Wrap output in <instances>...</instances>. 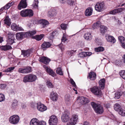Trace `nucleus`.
Masks as SVG:
<instances>
[{
  "instance_id": "f257e3e1",
  "label": "nucleus",
  "mask_w": 125,
  "mask_h": 125,
  "mask_svg": "<svg viewBox=\"0 0 125 125\" xmlns=\"http://www.w3.org/2000/svg\"><path fill=\"white\" fill-rule=\"evenodd\" d=\"M91 105L96 113L101 114L103 112V108L100 105L97 104L93 102L91 103Z\"/></svg>"
},
{
  "instance_id": "f03ea898",
  "label": "nucleus",
  "mask_w": 125,
  "mask_h": 125,
  "mask_svg": "<svg viewBox=\"0 0 125 125\" xmlns=\"http://www.w3.org/2000/svg\"><path fill=\"white\" fill-rule=\"evenodd\" d=\"M37 77L35 75L30 74L25 76L23 78V81L26 83L28 82H32L36 79Z\"/></svg>"
},
{
  "instance_id": "7ed1b4c3",
  "label": "nucleus",
  "mask_w": 125,
  "mask_h": 125,
  "mask_svg": "<svg viewBox=\"0 0 125 125\" xmlns=\"http://www.w3.org/2000/svg\"><path fill=\"white\" fill-rule=\"evenodd\" d=\"M78 119V115L76 114H73L67 123V125H74L76 124Z\"/></svg>"
},
{
  "instance_id": "20e7f679",
  "label": "nucleus",
  "mask_w": 125,
  "mask_h": 125,
  "mask_svg": "<svg viewBox=\"0 0 125 125\" xmlns=\"http://www.w3.org/2000/svg\"><path fill=\"white\" fill-rule=\"evenodd\" d=\"M90 90L94 95L98 97L101 96L102 95L101 90L97 87L94 86L91 88Z\"/></svg>"
},
{
  "instance_id": "39448f33",
  "label": "nucleus",
  "mask_w": 125,
  "mask_h": 125,
  "mask_svg": "<svg viewBox=\"0 0 125 125\" xmlns=\"http://www.w3.org/2000/svg\"><path fill=\"white\" fill-rule=\"evenodd\" d=\"M70 112L67 111H65L61 116V119L63 122H66L68 121L70 119Z\"/></svg>"
},
{
  "instance_id": "423d86ee",
  "label": "nucleus",
  "mask_w": 125,
  "mask_h": 125,
  "mask_svg": "<svg viewBox=\"0 0 125 125\" xmlns=\"http://www.w3.org/2000/svg\"><path fill=\"white\" fill-rule=\"evenodd\" d=\"M19 116L16 115H13L9 118L10 123L12 124L15 125L17 124L19 120Z\"/></svg>"
},
{
  "instance_id": "0eeeda50",
  "label": "nucleus",
  "mask_w": 125,
  "mask_h": 125,
  "mask_svg": "<svg viewBox=\"0 0 125 125\" xmlns=\"http://www.w3.org/2000/svg\"><path fill=\"white\" fill-rule=\"evenodd\" d=\"M32 50L31 49L27 50H22L21 51V55L24 57L26 58L32 55Z\"/></svg>"
},
{
  "instance_id": "6e6552de",
  "label": "nucleus",
  "mask_w": 125,
  "mask_h": 125,
  "mask_svg": "<svg viewBox=\"0 0 125 125\" xmlns=\"http://www.w3.org/2000/svg\"><path fill=\"white\" fill-rule=\"evenodd\" d=\"M58 122V119L56 116L53 115L51 116L49 121V125H56Z\"/></svg>"
},
{
  "instance_id": "1a4fd4ad",
  "label": "nucleus",
  "mask_w": 125,
  "mask_h": 125,
  "mask_svg": "<svg viewBox=\"0 0 125 125\" xmlns=\"http://www.w3.org/2000/svg\"><path fill=\"white\" fill-rule=\"evenodd\" d=\"M37 108L39 111L42 112L46 110L47 109V107L43 104L39 103L37 104Z\"/></svg>"
},
{
  "instance_id": "9d476101",
  "label": "nucleus",
  "mask_w": 125,
  "mask_h": 125,
  "mask_svg": "<svg viewBox=\"0 0 125 125\" xmlns=\"http://www.w3.org/2000/svg\"><path fill=\"white\" fill-rule=\"evenodd\" d=\"M104 6L103 2H98L96 3L95 6V10L98 11L100 12L102 10V9Z\"/></svg>"
},
{
  "instance_id": "9b49d317",
  "label": "nucleus",
  "mask_w": 125,
  "mask_h": 125,
  "mask_svg": "<svg viewBox=\"0 0 125 125\" xmlns=\"http://www.w3.org/2000/svg\"><path fill=\"white\" fill-rule=\"evenodd\" d=\"M11 29L14 31H23V30L21 27H19L15 23H13L11 25Z\"/></svg>"
},
{
  "instance_id": "f8f14e48",
  "label": "nucleus",
  "mask_w": 125,
  "mask_h": 125,
  "mask_svg": "<svg viewBox=\"0 0 125 125\" xmlns=\"http://www.w3.org/2000/svg\"><path fill=\"white\" fill-rule=\"evenodd\" d=\"M77 100L79 103L82 104H84L89 102V100L87 98L83 96L78 97Z\"/></svg>"
},
{
  "instance_id": "ddd939ff",
  "label": "nucleus",
  "mask_w": 125,
  "mask_h": 125,
  "mask_svg": "<svg viewBox=\"0 0 125 125\" xmlns=\"http://www.w3.org/2000/svg\"><path fill=\"white\" fill-rule=\"evenodd\" d=\"M26 0H21L18 6V8L20 10L21 8H25L27 6V5L26 2Z\"/></svg>"
},
{
  "instance_id": "4468645a",
  "label": "nucleus",
  "mask_w": 125,
  "mask_h": 125,
  "mask_svg": "<svg viewBox=\"0 0 125 125\" xmlns=\"http://www.w3.org/2000/svg\"><path fill=\"white\" fill-rule=\"evenodd\" d=\"M39 60V61L46 64H48L50 61L49 59L43 56L40 57Z\"/></svg>"
},
{
  "instance_id": "2eb2a0df",
  "label": "nucleus",
  "mask_w": 125,
  "mask_h": 125,
  "mask_svg": "<svg viewBox=\"0 0 125 125\" xmlns=\"http://www.w3.org/2000/svg\"><path fill=\"white\" fill-rule=\"evenodd\" d=\"M25 35H26L25 33L23 32H17L16 34V38L18 40H22Z\"/></svg>"
},
{
  "instance_id": "dca6fc26",
  "label": "nucleus",
  "mask_w": 125,
  "mask_h": 125,
  "mask_svg": "<svg viewBox=\"0 0 125 125\" xmlns=\"http://www.w3.org/2000/svg\"><path fill=\"white\" fill-rule=\"evenodd\" d=\"M106 39V40L109 42L114 43L116 42V40L114 37L112 36L108 35L105 36Z\"/></svg>"
},
{
  "instance_id": "f3484780",
  "label": "nucleus",
  "mask_w": 125,
  "mask_h": 125,
  "mask_svg": "<svg viewBox=\"0 0 125 125\" xmlns=\"http://www.w3.org/2000/svg\"><path fill=\"white\" fill-rule=\"evenodd\" d=\"M96 74L93 72H90L87 76L88 79L91 80H94L96 78Z\"/></svg>"
},
{
  "instance_id": "a211bd4d",
  "label": "nucleus",
  "mask_w": 125,
  "mask_h": 125,
  "mask_svg": "<svg viewBox=\"0 0 125 125\" xmlns=\"http://www.w3.org/2000/svg\"><path fill=\"white\" fill-rule=\"evenodd\" d=\"M38 21V23L41 25L42 27L44 28L49 24V23L48 21L45 20H40Z\"/></svg>"
},
{
  "instance_id": "6ab92c4d",
  "label": "nucleus",
  "mask_w": 125,
  "mask_h": 125,
  "mask_svg": "<svg viewBox=\"0 0 125 125\" xmlns=\"http://www.w3.org/2000/svg\"><path fill=\"white\" fill-rule=\"evenodd\" d=\"M51 99L54 101H56L58 99V95L56 93L52 92L50 95Z\"/></svg>"
},
{
  "instance_id": "aec40b11",
  "label": "nucleus",
  "mask_w": 125,
  "mask_h": 125,
  "mask_svg": "<svg viewBox=\"0 0 125 125\" xmlns=\"http://www.w3.org/2000/svg\"><path fill=\"white\" fill-rule=\"evenodd\" d=\"M118 39L121 43V46L125 49V38L123 36H121L118 37Z\"/></svg>"
},
{
  "instance_id": "412c9836",
  "label": "nucleus",
  "mask_w": 125,
  "mask_h": 125,
  "mask_svg": "<svg viewBox=\"0 0 125 125\" xmlns=\"http://www.w3.org/2000/svg\"><path fill=\"white\" fill-rule=\"evenodd\" d=\"M92 8L91 7H89L86 10L85 14L86 16H89L92 15Z\"/></svg>"
},
{
  "instance_id": "4be33fe9",
  "label": "nucleus",
  "mask_w": 125,
  "mask_h": 125,
  "mask_svg": "<svg viewBox=\"0 0 125 125\" xmlns=\"http://www.w3.org/2000/svg\"><path fill=\"white\" fill-rule=\"evenodd\" d=\"M51 46V44L49 42H44L41 45V49L45 50V49Z\"/></svg>"
},
{
  "instance_id": "5701e85b",
  "label": "nucleus",
  "mask_w": 125,
  "mask_h": 125,
  "mask_svg": "<svg viewBox=\"0 0 125 125\" xmlns=\"http://www.w3.org/2000/svg\"><path fill=\"white\" fill-rule=\"evenodd\" d=\"M39 120L36 118L32 119L30 122V125H38Z\"/></svg>"
},
{
  "instance_id": "b1692460",
  "label": "nucleus",
  "mask_w": 125,
  "mask_h": 125,
  "mask_svg": "<svg viewBox=\"0 0 125 125\" xmlns=\"http://www.w3.org/2000/svg\"><path fill=\"white\" fill-rule=\"evenodd\" d=\"M0 48L1 50L4 51H6L11 49L12 48L11 46L8 45L0 46Z\"/></svg>"
},
{
  "instance_id": "393cba45",
  "label": "nucleus",
  "mask_w": 125,
  "mask_h": 125,
  "mask_svg": "<svg viewBox=\"0 0 125 125\" xmlns=\"http://www.w3.org/2000/svg\"><path fill=\"white\" fill-rule=\"evenodd\" d=\"M105 83V80L104 79H102L100 80L99 83V87L101 89H103L104 87Z\"/></svg>"
},
{
  "instance_id": "a878e982",
  "label": "nucleus",
  "mask_w": 125,
  "mask_h": 125,
  "mask_svg": "<svg viewBox=\"0 0 125 125\" xmlns=\"http://www.w3.org/2000/svg\"><path fill=\"white\" fill-rule=\"evenodd\" d=\"M7 40V44H8L11 45L14 42V40L15 39L14 37L8 38Z\"/></svg>"
},
{
  "instance_id": "bb28decb",
  "label": "nucleus",
  "mask_w": 125,
  "mask_h": 125,
  "mask_svg": "<svg viewBox=\"0 0 125 125\" xmlns=\"http://www.w3.org/2000/svg\"><path fill=\"white\" fill-rule=\"evenodd\" d=\"M85 39L87 40H90L92 39V36L91 33H86L84 35Z\"/></svg>"
},
{
  "instance_id": "cd10ccee",
  "label": "nucleus",
  "mask_w": 125,
  "mask_h": 125,
  "mask_svg": "<svg viewBox=\"0 0 125 125\" xmlns=\"http://www.w3.org/2000/svg\"><path fill=\"white\" fill-rule=\"evenodd\" d=\"M44 36L43 34H41L40 35H37L33 37V38L36 40L39 41L41 40Z\"/></svg>"
},
{
  "instance_id": "c85d7f7f",
  "label": "nucleus",
  "mask_w": 125,
  "mask_h": 125,
  "mask_svg": "<svg viewBox=\"0 0 125 125\" xmlns=\"http://www.w3.org/2000/svg\"><path fill=\"white\" fill-rule=\"evenodd\" d=\"M4 23L8 26H10L11 22L10 19L8 16H7L4 20Z\"/></svg>"
},
{
  "instance_id": "c756f323",
  "label": "nucleus",
  "mask_w": 125,
  "mask_h": 125,
  "mask_svg": "<svg viewBox=\"0 0 125 125\" xmlns=\"http://www.w3.org/2000/svg\"><path fill=\"white\" fill-rule=\"evenodd\" d=\"M58 34V31L57 30H54L53 32L51 33L50 35V37H49L50 39H51L54 37L56 36Z\"/></svg>"
},
{
  "instance_id": "7c9ffc66",
  "label": "nucleus",
  "mask_w": 125,
  "mask_h": 125,
  "mask_svg": "<svg viewBox=\"0 0 125 125\" xmlns=\"http://www.w3.org/2000/svg\"><path fill=\"white\" fill-rule=\"evenodd\" d=\"M36 33V31L35 30L30 31L25 33V35L27 36H30L33 35Z\"/></svg>"
},
{
  "instance_id": "2f4dec72",
  "label": "nucleus",
  "mask_w": 125,
  "mask_h": 125,
  "mask_svg": "<svg viewBox=\"0 0 125 125\" xmlns=\"http://www.w3.org/2000/svg\"><path fill=\"white\" fill-rule=\"evenodd\" d=\"M46 72L48 73L49 74L53 77H54L56 75V73L50 68L48 69V70Z\"/></svg>"
},
{
  "instance_id": "473e14b6",
  "label": "nucleus",
  "mask_w": 125,
  "mask_h": 125,
  "mask_svg": "<svg viewBox=\"0 0 125 125\" xmlns=\"http://www.w3.org/2000/svg\"><path fill=\"white\" fill-rule=\"evenodd\" d=\"M107 28L104 25H101L100 26V32L102 33H104L107 30Z\"/></svg>"
},
{
  "instance_id": "72a5a7b5",
  "label": "nucleus",
  "mask_w": 125,
  "mask_h": 125,
  "mask_svg": "<svg viewBox=\"0 0 125 125\" xmlns=\"http://www.w3.org/2000/svg\"><path fill=\"white\" fill-rule=\"evenodd\" d=\"M115 110L119 112L121 109L120 105L118 103L115 104L114 106Z\"/></svg>"
},
{
  "instance_id": "f704fd0d",
  "label": "nucleus",
  "mask_w": 125,
  "mask_h": 125,
  "mask_svg": "<svg viewBox=\"0 0 125 125\" xmlns=\"http://www.w3.org/2000/svg\"><path fill=\"white\" fill-rule=\"evenodd\" d=\"M24 68V73H28L32 71L31 68L30 67H25Z\"/></svg>"
},
{
  "instance_id": "c9c22d12",
  "label": "nucleus",
  "mask_w": 125,
  "mask_h": 125,
  "mask_svg": "<svg viewBox=\"0 0 125 125\" xmlns=\"http://www.w3.org/2000/svg\"><path fill=\"white\" fill-rule=\"evenodd\" d=\"M115 98L116 99H119L122 95V92H116L115 94Z\"/></svg>"
},
{
  "instance_id": "e433bc0d",
  "label": "nucleus",
  "mask_w": 125,
  "mask_h": 125,
  "mask_svg": "<svg viewBox=\"0 0 125 125\" xmlns=\"http://www.w3.org/2000/svg\"><path fill=\"white\" fill-rule=\"evenodd\" d=\"M48 13L49 14L52 16H56V11L54 9H51Z\"/></svg>"
},
{
  "instance_id": "4c0bfd02",
  "label": "nucleus",
  "mask_w": 125,
  "mask_h": 125,
  "mask_svg": "<svg viewBox=\"0 0 125 125\" xmlns=\"http://www.w3.org/2000/svg\"><path fill=\"white\" fill-rule=\"evenodd\" d=\"M56 73L57 74L60 75H63V72L62 69L60 67H59L57 68Z\"/></svg>"
},
{
  "instance_id": "58836bf2",
  "label": "nucleus",
  "mask_w": 125,
  "mask_h": 125,
  "mask_svg": "<svg viewBox=\"0 0 125 125\" xmlns=\"http://www.w3.org/2000/svg\"><path fill=\"white\" fill-rule=\"evenodd\" d=\"M27 16L29 17L32 16L33 15V13L32 10L30 9H27Z\"/></svg>"
},
{
  "instance_id": "ea45409f",
  "label": "nucleus",
  "mask_w": 125,
  "mask_h": 125,
  "mask_svg": "<svg viewBox=\"0 0 125 125\" xmlns=\"http://www.w3.org/2000/svg\"><path fill=\"white\" fill-rule=\"evenodd\" d=\"M26 12L27 9L22 10L21 12V15L22 17H27V14Z\"/></svg>"
},
{
  "instance_id": "a19ab883",
  "label": "nucleus",
  "mask_w": 125,
  "mask_h": 125,
  "mask_svg": "<svg viewBox=\"0 0 125 125\" xmlns=\"http://www.w3.org/2000/svg\"><path fill=\"white\" fill-rule=\"evenodd\" d=\"M66 1L69 5L72 6L74 5L75 1L74 0H66Z\"/></svg>"
},
{
  "instance_id": "79ce46f5",
  "label": "nucleus",
  "mask_w": 125,
  "mask_h": 125,
  "mask_svg": "<svg viewBox=\"0 0 125 125\" xmlns=\"http://www.w3.org/2000/svg\"><path fill=\"white\" fill-rule=\"evenodd\" d=\"M104 50V48L102 47H99L96 48H95V52H99L103 51Z\"/></svg>"
},
{
  "instance_id": "37998d69",
  "label": "nucleus",
  "mask_w": 125,
  "mask_h": 125,
  "mask_svg": "<svg viewBox=\"0 0 125 125\" xmlns=\"http://www.w3.org/2000/svg\"><path fill=\"white\" fill-rule=\"evenodd\" d=\"M47 85L48 87L50 88H53L54 87V85L50 81H48L47 82Z\"/></svg>"
},
{
  "instance_id": "c03bdc74",
  "label": "nucleus",
  "mask_w": 125,
  "mask_h": 125,
  "mask_svg": "<svg viewBox=\"0 0 125 125\" xmlns=\"http://www.w3.org/2000/svg\"><path fill=\"white\" fill-rule=\"evenodd\" d=\"M71 98L70 96L66 95L65 97V101L66 103L67 104H69L71 102Z\"/></svg>"
},
{
  "instance_id": "a18cd8bd",
  "label": "nucleus",
  "mask_w": 125,
  "mask_h": 125,
  "mask_svg": "<svg viewBox=\"0 0 125 125\" xmlns=\"http://www.w3.org/2000/svg\"><path fill=\"white\" fill-rule=\"evenodd\" d=\"M100 23L99 22H98L94 24L92 26L93 28L94 29H95L98 28L100 26Z\"/></svg>"
},
{
  "instance_id": "49530a36",
  "label": "nucleus",
  "mask_w": 125,
  "mask_h": 125,
  "mask_svg": "<svg viewBox=\"0 0 125 125\" xmlns=\"http://www.w3.org/2000/svg\"><path fill=\"white\" fill-rule=\"evenodd\" d=\"M120 74L123 79L125 80V70L121 71L120 72Z\"/></svg>"
},
{
  "instance_id": "de8ad7c7",
  "label": "nucleus",
  "mask_w": 125,
  "mask_h": 125,
  "mask_svg": "<svg viewBox=\"0 0 125 125\" xmlns=\"http://www.w3.org/2000/svg\"><path fill=\"white\" fill-rule=\"evenodd\" d=\"M6 34L8 35V38L14 37V34L10 31H7L6 32Z\"/></svg>"
},
{
  "instance_id": "09e8293b",
  "label": "nucleus",
  "mask_w": 125,
  "mask_h": 125,
  "mask_svg": "<svg viewBox=\"0 0 125 125\" xmlns=\"http://www.w3.org/2000/svg\"><path fill=\"white\" fill-rule=\"evenodd\" d=\"M85 53V52H83L80 53L78 55V56L79 57L84 58L86 57Z\"/></svg>"
},
{
  "instance_id": "8fccbe9b",
  "label": "nucleus",
  "mask_w": 125,
  "mask_h": 125,
  "mask_svg": "<svg viewBox=\"0 0 125 125\" xmlns=\"http://www.w3.org/2000/svg\"><path fill=\"white\" fill-rule=\"evenodd\" d=\"M119 114L122 116H125V110L121 109L119 112Z\"/></svg>"
},
{
  "instance_id": "3c124183",
  "label": "nucleus",
  "mask_w": 125,
  "mask_h": 125,
  "mask_svg": "<svg viewBox=\"0 0 125 125\" xmlns=\"http://www.w3.org/2000/svg\"><path fill=\"white\" fill-rule=\"evenodd\" d=\"M5 100L4 95L3 94H0V102L4 101Z\"/></svg>"
},
{
  "instance_id": "603ef678",
  "label": "nucleus",
  "mask_w": 125,
  "mask_h": 125,
  "mask_svg": "<svg viewBox=\"0 0 125 125\" xmlns=\"http://www.w3.org/2000/svg\"><path fill=\"white\" fill-rule=\"evenodd\" d=\"M60 27L62 29L65 30L67 28V25L65 24L62 23Z\"/></svg>"
},
{
  "instance_id": "864d4df0",
  "label": "nucleus",
  "mask_w": 125,
  "mask_h": 125,
  "mask_svg": "<svg viewBox=\"0 0 125 125\" xmlns=\"http://www.w3.org/2000/svg\"><path fill=\"white\" fill-rule=\"evenodd\" d=\"M117 13L120 12L125 10L124 8H120L116 9Z\"/></svg>"
},
{
  "instance_id": "5fc2aeb1",
  "label": "nucleus",
  "mask_w": 125,
  "mask_h": 125,
  "mask_svg": "<svg viewBox=\"0 0 125 125\" xmlns=\"http://www.w3.org/2000/svg\"><path fill=\"white\" fill-rule=\"evenodd\" d=\"M38 1L37 0H35L34 1L33 4V6L35 8L37 7L38 6Z\"/></svg>"
},
{
  "instance_id": "6e6d98bb",
  "label": "nucleus",
  "mask_w": 125,
  "mask_h": 125,
  "mask_svg": "<svg viewBox=\"0 0 125 125\" xmlns=\"http://www.w3.org/2000/svg\"><path fill=\"white\" fill-rule=\"evenodd\" d=\"M15 68V67H11L8 68L7 69L5 70L6 72H10L13 71Z\"/></svg>"
},
{
  "instance_id": "4d7b16f0",
  "label": "nucleus",
  "mask_w": 125,
  "mask_h": 125,
  "mask_svg": "<svg viewBox=\"0 0 125 125\" xmlns=\"http://www.w3.org/2000/svg\"><path fill=\"white\" fill-rule=\"evenodd\" d=\"M18 72L22 73H24V67L23 68H20L19 69Z\"/></svg>"
},
{
  "instance_id": "13d9d810",
  "label": "nucleus",
  "mask_w": 125,
  "mask_h": 125,
  "mask_svg": "<svg viewBox=\"0 0 125 125\" xmlns=\"http://www.w3.org/2000/svg\"><path fill=\"white\" fill-rule=\"evenodd\" d=\"M38 125H46V122L43 121H39V122Z\"/></svg>"
},
{
  "instance_id": "bf43d9fd",
  "label": "nucleus",
  "mask_w": 125,
  "mask_h": 125,
  "mask_svg": "<svg viewBox=\"0 0 125 125\" xmlns=\"http://www.w3.org/2000/svg\"><path fill=\"white\" fill-rule=\"evenodd\" d=\"M109 13L110 14L113 15L117 13L116 9H114L110 11L109 12Z\"/></svg>"
},
{
  "instance_id": "052dcab7",
  "label": "nucleus",
  "mask_w": 125,
  "mask_h": 125,
  "mask_svg": "<svg viewBox=\"0 0 125 125\" xmlns=\"http://www.w3.org/2000/svg\"><path fill=\"white\" fill-rule=\"evenodd\" d=\"M70 82L71 84L73 85V86L74 87L76 86V85L75 82L72 79H70Z\"/></svg>"
},
{
  "instance_id": "680f3d73",
  "label": "nucleus",
  "mask_w": 125,
  "mask_h": 125,
  "mask_svg": "<svg viewBox=\"0 0 125 125\" xmlns=\"http://www.w3.org/2000/svg\"><path fill=\"white\" fill-rule=\"evenodd\" d=\"M59 47L61 50L62 51H63L64 50V47L63 45L62 44H60L59 45Z\"/></svg>"
},
{
  "instance_id": "e2e57ef3",
  "label": "nucleus",
  "mask_w": 125,
  "mask_h": 125,
  "mask_svg": "<svg viewBox=\"0 0 125 125\" xmlns=\"http://www.w3.org/2000/svg\"><path fill=\"white\" fill-rule=\"evenodd\" d=\"M6 86L5 84H0V88L1 89H3L5 88Z\"/></svg>"
},
{
  "instance_id": "0e129e2a",
  "label": "nucleus",
  "mask_w": 125,
  "mask_h": 125,
  "mask_svg": "<svg viewBox=\"0 0 125 125\" xmlns=\"http://www.w3.org/2000/svg\"><path fill=\"white\" fill-rule=\"evenodd\" d=\"M67 39L66 38L65 36H64V35L62 37V42H64L66 41L67 40Z\"/></svg>"
},
{
  "instance_id": "69168bd1",
  "label": "nucleus",
  "mask_w": 125,
  "mask_h": 125,
  "mask_svg": "<svg viewBox=\"0 0 125 125\" xmlns=\"http://www.w3.org/2000/svg\"><path fill=\"white\" fill-rule=\"evenodd\" d=\"M86 56H90L92 54V53L90 52H85Z\"/></svg>"
},
{
  "instance_id": "338daca9",
  "label": "nucleus",
  "mask_w": 125,
  "mask_h": 125,
  "mask_svg": "<svg viewBox=\"0 0 125 125\" xmlns=\"http://www.w3.org/2000/svg\"><path fill=\"white\" fill-rule=\"evenodd\" d=\"M9 4H7L4 7V9L5 10L8 9H9L10 7V6L8 5Z\"/></svg>"
},
{
  "instance_id": "774afa93",
  "label": "nucleus",
  "mask_w": 125,
  "mask_h": 125,
  "mask_svg": "<svg viewBox=\"0 0 125 125\" xmlns=\"http://www.w3.org/2000/svg\"><path fill=\"white\" fill-rule=\"evenodd\" d=\"M43 67L45 69L46 71H47L50 68L48 67L46 65H44L43 66Z\"/></svg>"
}]
</instances>
